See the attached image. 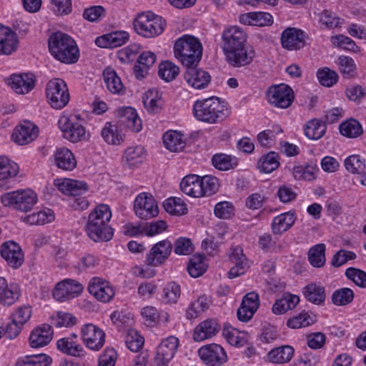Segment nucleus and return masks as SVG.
I'll return each mask as SVG.
<instances>
[{
    "instance_id": "1",
    "label": "nucleus",
    "mask_w": 366,
    "mask_h": 366,
    "mask_svg": "<svg viewBox=\"0 0 366 366\" xmlns=\"http://www.w3.org/2000/svg\"><path fill=\"white\" fill-rule=\"evenodd\" d=\"M221 39L222 49L230 66L239 68L254 61L256 51L247 43V34L244 29L237 26H228L222 31Z\"/></svg>"
},
{
    "instance_id": "2",
    "label": "nucleus",
    "mask_w": 366,
    "mask_h": 366,
    "mask_svg": "<svg viewBox=\"0 0 366 366\" xmlns=\"http://www.w3.org/2000/svg\"><path fill=\"white\" fill-rule=\"evenodd\" d=\"M112 212L107 204L97 206L89 214L85 226L87 236L94 242H108L112 239L114 229L109 225Z\"/></svg>"
},
{
    "instance_id": "3",
    "label": "nucleus",
    "mask_w": 366,
    "mask_h": 366,
    "mask_svg": "<svg viewBox=\"0 0 366 366\" xmlns=\"http://www.w3.org/2000/svg\"><path fill=\"white\" fill-rule=\"evenodd\" d=\"M51 54L61 63L71 64L77 62L79 51L76 41L68 34L58 31L48 39Z\"/></svg>"
},
{
    "instance_id": "4",
    "label": "nucleus",
    "mask_w": 366,
    "mask_h": 366,
    "mask_svg": "<svg viewBox=\"0 0 366 366\" xmlns=\"http://www.w3.org/2000/svg\"><path fill=\"white\" fill-rule=\"evenodd\" d=\"M173 51L175 58L185 67L197 66L202 56L201 42L197 38L188 34L175 41Z\"/></svg>"
},
{
    "instance_id": "5",
    "label": "nucleus",
    "mask_w": 366,
    "mask_h": 366,
    "mask_svg": "<svg viewBox=\"0 0 366 366\" xmlns=\"http://www.w3.org/2000/svg\"><path fill=\"white\" fill-rule=\"evenodd\" d=\"M133 26L137 34L151 39L164 31L166 22L162 16L149 11L137 14L133 21Z\"/></svg>"
},
{
    "instance_id": "6",
    "label": "nucleus",
    "mask_w": 366,
    "mask_h": 366,
    "mask_svg": "<svg viewBox=\"0 0 366 366\" xmlns=\"http://www.w3.org/2000/svg\"><path fill=\"white\" fill-rule=\"evenodd\" d=\"M192 112L197 120L209 124L222 120L225 117L224 106L217 97L196 101Z\"/></svg>"
},
{
    "instance_id": "7",
    "label": "nucleus",
    "mask_w": 366,
    "mask_h": 366,
    "mask_svg": "<svg viewBox=\"0 0 366 366\" xmlns=\"http://www.w3.org/2000/svg\"><path fill=\"white\" fill-rule=\"evenodd\" d=\"M0 200L4 207L27 212L36 204L38 197L31 189H18L1 194Z\"/></svg>"
},
{
    "instance_id": "8",
    "label": "nucleus",
    "mask_w": 366,
    "mask_h": 366,
    "mask_svg": "<svg viewBox=\"0 0 366 366\" xmlns=\"http://www.w3.org/2000/svg\"><path fill=\"white\" fill-rule=\"evenodd\" d=\"M58 189L63 194L69 196L77 197L73 199L71 207L75 209L84 210L89 206L85 197H81L85 194L89 187L85 182L71 179H57L54 182Z\"/></svg>"
},
{
    "instance_id": "9",
    "label": "nucleus",
    "mask_w": 366,
    "mask_h": 366,
    "mask_svg": "<svg viewBox=\"0 0 366 366\" xmlns=\"http://www.w3.org/2000/svg\"><path fill=\"white\" fill-rule=\"evenodd\" d=\"M46 94L49 103L54 109H61L69 102L67 85L61 79L50 80L46 85Z\"/></svg>"
},
{
    "instance_id": "10",
    "label": "nucleus",
    "mask_w": 366,
    "mask_h": 366,
    "mask_svg": "<svg viewBox=\"0 0 366 366\" xmlns=\"http://www.w3.org/2000/svg\"><path fill=\"white\" fill-rule=\"evenodd\" d=\"M266 96L271 105L281 109L290 107L295 99L293 90L285 84L270 86Z\"/></svg>"
},
{
    "instance_id": "11",
    "label": "nucleus",
    "mask_w": 366,
    "mask_h": 366,
    "mask_svg": "<svg viewBox=\"0 0 366 366\" xmlns=\"http://www.w3.org/2000/svg\"><path fill=\"white\" fill-rule=\"evenodd\" d=\"M134 210L137 217L142 219H149L159 214L156 200L151 194L146 192L137 196L134 202Z\"/></svg>"
},
{
    "instance_id": "12",
    "label": "nucleus",
    "mask_w": 366,
    "mask_h": 366,
    "mask_svg": "<svg viewBox=\"0 0 366 366\" xmlns=\"http://www.w3.org/2000/svg\"><path fill=\"white\" fill-rule=\"evenodd\" d=\"M179 345V339L170 336L162 341L159 345L156 355L152 361L151 366H167L174 357Z\"/></svg>"
},
{
    "instance_id": "13",
    "label": "nucleus",
    "mask_w": 366,
    "mask_h": 366,
    "mask_svg": "<svg viewBox=\"0 0 366 366\" xmlns=\"http://www.w3.org/2000/svg\"><path fill=\"white\" fill-rule=\"evenodd\" d=\"M198 354L202 361L209 366H222L228 360L224 349L216 343L202 346Z\"/></svg>"
},
{
    "instance_id": "14",
    "label": "nucleus",
    "mask_w": 366,
    "mask_h": 366,
    "mask_svg": "<svg viewBox=\"0 0 366 366\" xmlns=\"http://www.w3.org/2000/svg\"><path fill=\"white\" fill-rule=\"evenodd\" d=\"M83 290L84 286L79 281L65 279L56 285L53 297L57 301L64 302L79 296Z\"/></svg>"
},
{
    "instance_id": "15",
    "label": "nucleus",
    "mask_w": 366,
    "mask_h": 366,
    "mask_svg": "<svg viewBox=\"0 0 366 366\" xmlns=\"http://www.w3.org/2000/svg\"><path fill=\"white\" fill-rule=\"evenodd\" d=\"M81 337L86 347L99 351L105 342V333L99 327L92 323L84 325L81 328Z\"/></svg>"
},
{
    "instance_id": "16",
    "label": "nucleus",
    "mask_w": 366,
    "mask_h": 366,
    "mask_svg": "<svg viewBox=\"0 0 366 366\" xmlns=\"http://www.w3.org/2000/svg\"><path fill=\"white\" fill-rule=\"evenodd\" d=\"M173 249L172 243L168 239H163L152 246L146 256V263L152 267L163 265L169 259Z\"/></svg>"
},
{
    "instance_id": "17",
    "label": "nucleus",
    "mask_w": 366,
    "mask_h": 366,
    "mask_svg": "<svg viewBox=\"0 0 366 366\" xmlns=\"http://www.w3.org/2000/svg\"><path fill=\"white\" fill-rule=\"evenodd\" d=\"M307 35L302 29L295 27L286 28L281 34L282 46L289 51H297L306 45Z\"/></svg>"
},
{
    "instance_id": "18",
    "label": "nucleus",
    "mask_w": 366,
    "mask_h": 366,
    "mask_svg": "<svg viewBox=\"0 0 366 366\" xmlns=\"http://www.w3.org/2000/svg\"><path fill=\"white\" fill-rule=\"evenodd\" d=\"M88 292L99 302H110L115 295L113 286L107 281L97 277L92 278L87 287Z\"/></svg>"
},
{
    "instance_id": "19",
    "label": "nucleus",
    "mask_w": 366,
    "mask_h": 366,
    "mask_svg": "<svg viewBox=\"0 0 366 366\" xmlns=\"http://www.w3.org/2000/svg\"><path fill=\"white\" fill-rule=\"evenodd\" d=\"M0 254L7 264L14 269L21 267L24 261L22 249L14 241L4 242L0 247Z\"/></svg>"
},
{
    "instance_id": "20",
    "label": "nucleus",
    "mask_w": 366,
    "mask_h": 366,
    "mask_svg": "<svg viewBox=\"0 0 366 366\" xmlns=\"http://www.w3.org/2000/svg\"><path fill=\"white\" fill-rule=\"evenodd\" d=\"M59 126L63 132L64 137L71 142H78L86 139L85 128L79 122L71 119L62 117L59 120Z\"/></svg>"
},
{
    "instance_id": "21",
    "label": "nucleus",
    "mask_w": 366,
    "mask_h": 366,
    "mask_svg": "<svg viewBox=\"0 0 366 366\" xmlns=\"http://www.w3.org/2000/svg\"><path fill=\"white\" fill-rule=\"evenodd\" d=\"M54 330L49 324H42L36 327L29 337V345L32 348L43 347L50 343L53 339Z\"/></svg>"
},
{
    "instance_id": "22",
    "label": "nucleus",
    "mask_w": 366,
    "mask_h": 366,
    "mask_svg": "<svg viewBox=\"0 0 366 366\" xmlns=\"http://www.w3.org/2000/svg\"><path fill=\"white\" fill-rule=\"evenodd\" d=\"M19 165L6 156H0V188L8 189L11 187L14 179L19 173Z\"/></svg>"
},
{
    "instance_id": "23",
    "label": "nucleus",
    "mask_w": 366,
    "mask_h": 366,
    "mask_svg": "<svg viewBox=\"0 0 366 366\" xmlns=\"http://www.w3.org/2000/svg\"><path fill=\"white\" fill-rule=\"evenodd\" d=\"M38 127L29 121H24L16 126L12 134L14 141L19 145L27 144L38 136Z\"/></svg>"
},
{
    "instance_id": "24",
    "label": "nucleus",
    "mask_w": 366,
    "mask_h": 366,
    "mask_svg": "<svg viewBox=\"0 0 366 366\" xmlns=\"http://www.w3.org/2000/svg\"><path fill=\"white\" fill-rule=\"evenodd\" d=\"M259 306V295L254 292L247 293L242 299L237 315L242 322L249 321Z\"/></svg>"
},
{
    "instance_id": "25",
    "label": "nucleus",
    "mask_w": 366,
    "mask_h": 366,
    "mask_svg": "<svg viewBox=\"0 0 366 366\" xmlns=\"http://www.w3.org/2000/svg\"><path fill=\"white\" fill-rule=\"evenodd\" d=\"M229 259L234 264V266L228 272V277L230 279L244 274L249 267L248 259L244 254L241 247L237 246L231 249Z\"/></svg>"
},
{
    "instance_id": "26",
    "label": "nucleus",
    "mask_w": 366,
    "mask_h": 366,
    "mask_svg": "<svg viewBox=\"0 0 366 366\" xmlns=\"http://www.w3.org/2000/svg\"><path fill=\"white\" fill-rule=\"evenodd\" d=\"M186 68L184 79L193 88L204 89L210 82L211 77L208 72L197 69V66H186Z\"/></svg>"
},
{
    "instance_id": "27",
    "label": "nucleus",
    "mask_w": 366,
    "mask_h": 366,
    "mask_svg": "<svg viewBox=\"0 0 366 366\" xmlns=\"http://www.w3.org/2000/svg\"><path fill=\"white\" fill-rule=\"evenodd\" d=\"M129 34L125 31H116L99 36L96 44L102 48H116L122 46L129 41Z\"/></svg>"
},
{
    "instance_id": "28",
    "label": "nucleus",
    "mask_w": 366,
    "mask_h": 366,
    "mask_svg": "<svg viewBox=\"0 0 366 366\" xmlns=\"http://www.w3.org/2000/svg\"><path fill=\"white\" fill-rule=\"evenodd\" d=\"M119 123L134 132L142 129V122L135 109L127 107L119 110Z\"/></svg>"
},
{
    "instance_id": "29",
    "label": "nucleus",
    "mask_w": 366,
    "mask_h": 366,
    "mask_svg": "<svg viewBox=\"0 0 366 366\" xmlns=\"http://www.w3.org/2000/svg\"><path fill=\"white\" fill-rule=\"evenodd\" d=\"M18 37L9 27L0 25V55H10L18 46Z\"/></svg>"
},
{
    "instance_id": "30",
    "label": "nucleus",
    "mask_w": 366,
    "mask_h": 366,
    "mask_svg": "<svg viewBox=\"0 0 366 366\" xmlns=\"http://www.w3.org/2000/svg\"><path fill=\"white\" fill-rule=\"evenodd\" d=\"M21 292L17 284H9L4 277H0V302L5 306H10L17 301Z\"/></svg>"
},
{
    "instance_id": "31",
    "label": "nucleus",
    "mask_w": 366,
    "mask_h": 366,
    "mask_svg": "<svg viewBox=\"0 0 366 366\" xmlns=\"http://www.w3.org/2000/svg\"><path fill=\"white\" fill-rule=\"evenodd\" d=\"M219 330L220 326L216 320H206L195 327L193 339L196 342L203 341L214 336Z\"/></svg>"
},
{
    "instance_id": "32",
    "label": "nucleus",
    "mask_w": 366,
    "mask_h": 366,
    "mask_svg": "<svg viewBox=\"0 0 366 366\" xmlns=\"http://www.w3.org/2000/svg\"><path fill=\"white\" fill-rule=\"evenodd\" d=\"M296 220L295 213L287 212L282 213L273 218L271 229L274 234H282L290 229Z\"/></svg>"
},
{
    "instance_id": "33",
    "label": "nucleus",
    "mask_w": 366,
    "mask_h": 366,
    "mask_svg": "<svg viewBox=\"0 0 366 366\" xmlns=\"http://www.w3.org/2000/svg\"><path fill=\"white\" fill-rule=\"evenodd\" d=\"M54 159L56 167L64 171H71L76 166L74 154L66 147L57 149L54 154Z\"/></svg>"
},
{
    "instance_id": "34",
    "label": "nucleus",
    "mask_w": 366,
    "mask_h": 366,
    "mask_svg": "<svg viewBox=\"0 0 366 366\" xmlns=\"http://www.w3.org/2000/svg\"><path fill=\"white\" fill-rule=\"evenodd\" d=\"M201 187V177L196 174L187 175L180 183L181 190L192 197H202Z\"/></svg>"
},
{
    "instance_id": "35",
    "label": "nucleus",
    "mask_w": 366,
    "mask_h": 366,
    "mask_svg": "<svg viewBox=\"0 0 366 366\" xmlns=\"http://www.w3.org/2000/svg\"><path fill=\"white\" fill-rule=\"evenodd\" d=\"M9 84L17 94H27L34 87V79L28 74L11 75Z\"/></svg>"
},
{
    "instance_id": "36",
    "label": "nucleus",
    "mask_w": 366,
    "mask_h": 366,
    "mask_svg": "<svg viewBox=\"0 0 366 366\" xmlns=\"http://www.w3.org/2000/svg\"><path fill=\"white\" fill-rule=\"evenodd\" d=\"M145 158V149L143 147L134 146L128 147L124 152L122 161L129 167H137Z\"/></svg>"
},
{
    "instance_id": "37",
    "label": "nucleus",
    "mask_w": 366,
    "mask_h": 366,
    "mask_svg": "<svg viewBox=\"0 0 366 366\" xmlns=\"http://www.w3.org/2000/svg\"><path fill=\"white\" fill-rule=\"evenodd\" d=\"M299 302L300 297L297 295L285 293L280 299L276 300L272 310L275 315H282L290 310H293Z\"/></svg>"
},
{
    "instance_id": "38",
    "label": "nucleus",
    "mask_w": 366,
    "mask_h": 366,
    "mask_svg": "<svg viewBox=\"0 0 366 366\" xmlns=\"http://www.w3.org/2000/svg\"><path fill=\"white\" fill-rule=\"evenodd\" d=\"M294 353L295 350L292 346L282 345L270 350L267 354V359L272 363L284 364L291 360Z\"/></svg>"
},
{
    "instance_id": "39",
    "label": "nucleus",
    "mask_w": 366,
    "mask_h": 366,
    "mask_svg": "<svg viewBox=\"0 0 366 366\" xmlns=\"http://www.w3.org/2000/svg\"><path fill=\"white\" fill-rule=\"evenodd\" d=\"M56 347L64 354L72 357H81L84 355V347L72 337H62L57 340Z\"/></svg>"
},
{
    "instance_id": "40",
    "label": "nucleus",
    "mask_w": 366,
    "mask_h": 366,
    "mask_svg": "<svg viewBox=\"0 0 366 366\" xmlns=\"http://www.w3.org/2000/svg\"><path fill=\"white\" fill-rule=\"evenodd\" d=\"M163 143L168 150L174 152L182 151L186 145L184 135L181 132L174 130L164 134Z\"/></svg>"
},
{
    "instance_id": "41",
    "label": "nucleus",
    "mask_w": 366,
    "mask_h": 366,
    "mask_svg": "<svg viewBox=\"0 0 366 366\" xmlns=\"http://www.w3.org/2000/svg\"><path fill=\"white\" fill-rule=\"evenodd\" d=\"M242 23L248 25L267 26L273 22L272 16L267 12H249L240 16Z\"/></svg>"
},
{
    "instance_id": "42",
    "label": "nucleus",
    "mask_w": 366,
    "mask_h": 366,
    "mask_svg": "<svg viewBox=\"0 0 366 366\" xmlns=\"http://www.w3.org/2000/svg\"><path fill=\"white\" fill-rule=\"evenodd\" d=\"M327 126L325 122L318 119H312L307 122L304 126L305 136L312 140L321 139L325 134Z\"/></svg>"
},
{
    "instance_id": "43",
    "label": "nucleus",
    "mask_w": 366,
    "mask_h": 366,
    "mask_svg": "<svg viewBox=\"0 0 366 366\" xmlns=\"http://www.w3.org/2000/svg\"><path fill=\"white\" fill-rule=\"evenodd\" d=\"M103 76L106 86L110 92L117 94L124 93L123 84L114 70L107 68L104 71Z\"/></svg>"
},
{
    "instance_id": "44",
    "label": "nucleus",
    "mask_w": 366,
    "mask_h": 366,
    "mask_svg": "<svg viewBox=\"0 0 366 366\" xmlns=\"http://www.w3.org/2000/svg\"><path fill=\"white\" fill-rule=\"evenodd\" d=\"M304 295L305 298L315 305H320L325 300V290L324 287L311 283L304 288Z\"/></svg>"
},
{
    "instance_id": "45",
    "label": "nucleus",
    "mask_w": 366,
    "mask_h": 366,
    "mask_svg": "<svg viewBox=\"0 0 366 366\" xmlns=\"http://www.w3.org/2000/svg\"><path fill=\"white\" fill-rule=\"evenodd\" d=\"M318 171L319 168L316 164H307L295 166L292 169V174L297 180L312 181L316 178V173Z\"/></svg>"
},
{
    "instance_id": "46",
    "label": "nucleus",
    "mask_w": 366,
    "mask_h": 366,
    "mask_svg": "<svg viewBox=\"0 0 366 366\" xmlns=\"http://www.w3.org/2000/svg\"><path fill=\"white\" fill-rule=\"evenodd\" d=\"M51 358L45 354L31 355L20 357L14 366H49Z\"/></svg>"
},
{
    "instance_id": "47",
    "label": "nucleus",
    "mask_w": 366,
    "mask_h": 366,
    "mask_svg": "<svg viewBox=\"0 0 366 366\" xmlns=\"http://www.w3.org/2000/svg\"><path fill=\"white\" fill-rule=\"evenodd\" d=\"M212 165L220 171H227L234 169L238 164L235 157L226 154H216L212 158Z\"/></svg>"
},
{
    "instance_id": "48",
    "label": "nucleus",
    "mask_w": 366,
    "mask_h": 366,
    "mask_svg": "<svg viewBox=\"0 0 366 366\" xmlns=\"http://www.w3.org/2000/svg\"><path fill=\"white\" fill-rule=\"evenodd\" d=\"M54 219V214L51 209H46L28 214L23 218V221L29 224L40 225L51 222Z\"/></svg>"
},
{
    "instance_id": "49",
    "label": "nucleus",
    "mask_w": 366,
    "mask_h": 366,
    "mask_svg": "<svg viewBox=\"0 0 366 366\" xmlns=\"http://www.w3.org/2000/svg\"><path fill=\"white\" fill-rule=\"evenodd\" d=\"M280 166L279 154L274 152H269L262 155L257 163V167L261 172L271 173Z\"/></svg>"
},
{
    "instance_id": "50",
    "label": "nucleus",
    "mask_w": 366,
    "mask_h": 366,
    "mask_svg": "<svg viewBox=\"0 0 366 366\" xmlns=\"http://www.w3.org/2000/svg\"><path fill=\"white\" fill-rule=\"evenodd\" d=\"M337 64L343 78L352 79L356 76L357 66L352 58L342 55L339 56Z\"/></svg>"
},
{
    "instance_id": "51",
    "label": "nucleus",
    "mask_w": 366,
    "mask_h": 366,
    "mask_svg": "<svg viewBox=\"0 0 366 366\" xmlns=\"http://www.w3.org/2000/svg\"><path fill=\"white\" fill-rule=\"evenodd\" d=\"M339 129L342 135L348 138L358 137L363 132L360 123L354 119L346 120L341 123Z\"/></svg>"
},
{
    "instance_id": "52",
    "label": "nucleus",
    "mask_w": 366,
    "mask_h": 366,
    "mask_svg": "<svg viewBox=\"0 0 366 366\" xmlns=\"http://www.w3.org/2000/svg\"><path fill=\"white\" fill-rule=\"evenodd\" d=\"M207 269L205 257L201 254L193 255L187 265V271L192 277H200L206 272Z\"/></svg>"
},
{
    "instance_id": "53",
    "label": "nucleus",
    "mask_w": 366,
    "mask_h": 366,
    "mask_svg": "<svg viewBox=\"0 0 366 366\" xmlns=\"http://www.w3.org/2000/svg\"><path fill=\"white\" fill-rule=\"evenodd\" d=\"M163 207L167 212L172 215H183L187 212V204L179 197L167 199L163 203Z\"/></svg>"
},
{
    "instance_id": "54",
    "label": "nucleus",
    "mask_w": 366,
    "mask_h": 366,
    "mask_svg": "<svg viewBox=\"0 0 366 366\" xmlns=\"http://www.w3.org/2000/svg\"><path fill=\"white\" fill-rule=\"evenodd\" d=\"M308 260L315 267H322L325 264V245L318 244L310 248L308 252Z\"/></svg>"
},
{
    "instance_id": "55",
    "label": "nucleus",
    "mask_w": 366,
    "mask_h": 366,
    "mask_svg": "<svg viewBox=\"0 0 366 366\" xmlns=\"http://www.w3.org/2000/svg\"><path fill=\"white\" fill-rule=\"evenodd\" d=\"M222 335L227 342L231 345L239 347L247 344V340L245 337V335L232 327H224Z\"/></svg>"
},
{
    "instance_id": "56",
    "label": "nucleus",
    "mask_w": 366,
    "mask_h": 366,
    "mask_svg": "<svg viewBox=\"0 0 366 366\" xmlns=\"http://www.w3.org/2000/svg\"><path fill=\"white\" fill-rule=\"evenodd\" d=\"M179 73V66L172 61H163L159 66V76L167 82L174 80Z\"/></svg>"
},
{
    "instance_id": "57",
    "label": "nucleus",
    "mask_w": 366,
    "mask_h": 366,
    "mask_svg": "<svg viewBox=\"0 0 366 366\" xmlns=\"http://www.w3.org/2000/svg\"><path fill=\"white\" fill-rule=\"evenodd\" d=\"M102 137L109 144H119L123 141L117 126L107 122L102 130Z\"/></svg>"
},
{
    "instance_id": "58",
    "label": "nucleus",
    "mask_w": 366,
    "mask_h": 366,
    "mask_svg": "<svg viewBox=\"0 0 366 366\" xmlns=\"http://www.w3.org/2000/svg\"><path fill=\"white\" fill-rule=\"evenodd\" d=\"M346 169L352 174H363L365 169V162L360 155H351L345 160Z\"/></svg>"
},
{
    "instance_id": "59",
    "label": "nucleus",
    "mask_w": 366,
    "mask_h": 366,
    "mask_svg": "<svg viewBox=\"0 0 366 366\" xmlns=\"http://www.w3.org/2000/svg\"><path fill=\"white\" fill-rule=\"evenodd\" d=\"M317 77L322 86L327 87L335 84L339 79L337 73L328 67L319 69L317 71Z\"/></svg>"
},
{
    "instance_id": "60",
    "label": "nucleus",
    "mask_w": 366,
    "mask_h": 366,
    "mask_svg": "<svg viewBox=\"0 0 366 366\" xmlns=\"http://www.w3.org/2000/svg\"><path fill=\"white\" fill-rule=\"evenodd\" d=\"M354 299L353 291L347 287H343L335 290L332 295L333 304L338 306L347 305Z\"/></svg>"
},
{
    "instance_id": "61",
    "label": "nucleus",
    "mask_w": 366,
    "mask_h": 366,
    "mask_svg": "<svg viewBox=\"0 0 366 366\" xmlns=\"http://www.w3.org/2000/svg\"><path fill=\"white\" fill-rule=\"evenodd\" d=\"M201 189L203 196H211L215 194L219 187L218 179L212 175H206L201 177Z\"/></svg>"
},
{
    "instance_id": "62",
    "label": "nucleus",
    "mask_w": 366,
    "mask_h": 366,
    "mask_svg": "<svg viewBox=\"0 0 366 366\" xmlns=\"http://www.w3.org/2000/svg\"><path fill=\"white\" fill-rule=\"evenodd\" d=\"M181 295L180 286L174 282L168 283L163 289L162 300L168 304L176 303Z\"/></svg>"
},
{
    "instance_id": "63",
    "label": "nucleus",
    "mask_w": 366,
    "mask_h": 366,
    "mask_svg": "<svg viewBox=\"0 0 366 366\" xmlns=\"http://www.w3.org/2000/svg\"><path fill=\"white\" fill-rule=\"evenodd\" d=\"M314 322L313 318L305 312L300 313L287 320V325L293 329L305 327Z\"/></svg>"
},
{
    "instance_id": "64",
    "label": "nucleus",
    "mask_w": 366,
    "mask_h": 366,
    "mask_svg": "<svg viewBox=\"0 0 366 366\" xmlns=\"http://www.w3.org/2000/svg\"><path fill=\"white\" fill-rule=\"evenodd\" d=\"M345 276L358 287L366 288V272L363 270L349 267L345 271Z\"/></svg>"
}]
</instances>
